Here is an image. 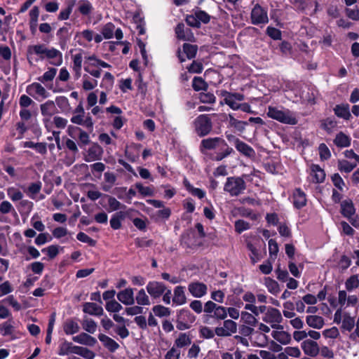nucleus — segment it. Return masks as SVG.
Listing matches in <instances>:
<instances>
[{"label":"nucleus","instance_id":"1","mask_svg":"<svg viewBox=\"0 0 359 359\" xmlns=\"http://www.w3.org/2000/svg\"><path fill=\"white\" fill-rule=\"evenodd\" d=\"M267 115L269 117L284 124L295 125L297 123V119L294 114L289 109L280 110L276 107H269Z\"/></svg>","mask_w":359,"mask_h":359},{"label":"nucleus","instance_id":"2","mask_svg":"<svg viewBox=\"0 0 359 359\" xmlns=\"http://www.w3.org/2000/svg\"><path fill=\"white\" fill-rule=\"evenodd\" d=\"M195 133L199 137L208 135L212 130V122L208 114H201L197 116L193 121Z\"/></svg>","mask_w":359,"mask_h":359},{"label":"nucleus","instance_id":"3","mask_svg":"<svg viewBox=\"0 0 359 359\" xmlns=\"http://www.w3.org/2000/svg\"><path fill=\"white\" fill-rule=\"evenodd\" d=\"M245 188V182L241 177H230L226 179L224 190L231 196H237L241 194Z\"/></svg>","mask_w":359,"mask_h":359},{"label":"nucleus","instance_id":"4","mask_svg":"<svg viewBox=\"0 0 359 359\" xmlns=\"http://www.w3.org/2000/svg\"><path fill=\"white\" fill-rule=\"evenodd\" d=\"M264 322L269 323L273 329H283V326L280 325L283 320L282 315L279 310L270 307L267 309L262 318Z\"/></svg>","mask_w":359,"mask_h":359},{"label":"nucleus","instance_id":"5","mask_svg":"<svg viewBox=\"0 0 359 359\" xmlns=\"http://www.w3.org/2000/svg\"><path fill=\"white\" fill-rule=\"evenodd\" d=\"M203 311L206 313H213L211 316L219 320H224L227 317L226 308L217 305L212 301H208L205 304Z\"/></svg>","mask_w":359,"mask_h":359},{"label":"nucleus","instance_id":"6","mask_svg":"<svg viewBox=\"0 0 359 359\" xmlns=\"http://www.w3.org/2000/svg\"><path fill=\"white\" fill-rule=\"evenodd\" d=\"M45 58V46L34 45L27 48V59L29 62L34 65Z\"/></svg>","mask_w":359,"mask_h":359},{"label":"nucleus","instance_id":"7","mask_svg":"<svg viewBox=\"0 0 359 359\" xmlns=\"http://www.w3.org/2000/svg\"><path fill=\"white\" fill-rule=\"evenodd\" d=\"M220 95L224 97V103L233 110L238 109L240 104L237 101H243L245 99L243 94L238 93H232L226 90H222Z\"/></svg>","mask_w":359,"mask_h":359},{"label":"nucleus","instance_id":"8","mask_svg":"<svg viewBox=\"0 0 359 359\" xmlns=\"http://www.w3.org/2000/svg\"><path fill=\"white\" fill-rule=\"evenodd\" d=\"M251 20L253 25L266 24L269 22L267 12L258 4L251 11Z\"/></svg>","mask_w":359,"mask_h":359},{"label":"nucleus","instance_id":"9","mask_svg":"<svg viewBox=\"0 0 359 359\" xmlns=\"http://www.w3.org/2000/svg\"><path fill=\"white\" fill-rule=\"evenodd\" d=\"M237 332V324L232 320H225L222 327L215 328V334L218 337H230Z\"/></svg>","mask_w":359,"mask_h":359},{"label":"nucleus","instance_id":"10","mask_svg":"<svg viewBox=\"0 0 359 359\" xmlns=\"http://www.w3.org/2000/svg\"><path fill=\"white\" fill-rule=\"evenodd\" d=\"M147 291L151 297L159 298L166 290V286L162 282L149 281L146 287Z\"/></svg>","mask_w":359,"mask_h":359},{"label":"nucleus","instance_id":"11","mask_svg":"<svg viewBox=\"0 0 359 359\" xmlns=\"http://www.w3.org/2000/svg\"><path fill=\"white\" fill-rule=\"evenodd\" d=\"M221 146H226L225 140L221 137H209L203 139L201 142L200 149L201 152H204L205 150L215 149L219 148Z\"/></svg>","mask_w":359,"mask_h":359},{"label":"nucleus","instance_id":"12","mask_svg":"<svg viewBox=\"0 0 359 359\" xmlns=\"http://www.w3.org/2000/svg\"><path fill=\"white\" fill-rule=\"evenodd\" d=\"M301 347L304 353L311 357H316L320 351V348L317 342L311 339L303 341L301 344Z\"/></svg>","mask_w":359,"mask_h":359},{"label":"nucleus","instance_id":"13","mask_svg":"<svg viewBox=\"0 0 359 359\" xmlns=\"http://www.w3.org/2000/svg\"><path fill=\"white\" fill-rule=\"evenodd\" d=\"M188 290L189 292L196 298L203 297L207 293V285L203 283L194 282L189 284Z\"/></svg>","mask_w":359,"mask_h":359},{"label":"nucleus","instance_id":"14","mask_svg":"<svg viewBox=\"0 0 359 359\" xmlns=\"http://www.w3.org/2000/svg\"><path fill=\"white\" fill-rule=\"evenodd\" d=\"M117 299L121 303L126 306H130L134 304V291L131 287H128L123 290H121L117 294Z\"/></svg>","mask_w":359,"mask_h":359},{"label":"nucleus","instance_id":"15","mask_svg":"<svg viewBox=\"0 0 359 359\" xmlns=\"http://www.w3.org/2000/svg\"><path fill=\"white\" fill-rule=\"evenodd\" d=\"M27 92L29 95L38 100L45 97V88L39 83H33L28 86Z\"/></svg>","mask_w":359,"mask_h":359},{"label":"nucleus","instance_id":"16","mask_svg":"<svg viewBox=\"0 0 359 359\" xmlns=\"http://www.w3.org/2000/svg\"><path fill=\"white\" fill-rule=\"evenodd\" d=\"M72 339L76 343L89 346H93L97 343L95 338L85 332H82L79 335L73 337Z\"/></svg>","mask_w":359,"mask_h":359},{"label":"nucleus","instance_id":"17","mask_svg":"<svg viewBox=\"0 0 359 359\" xmlns=\"http://www.w3.org/2000/svg\"><path fill=\"white\" fill-rule=\"evenodd\" d=\"M292 198L293 205L297 209H300L306 205V194L299 188L294 191Z\"/></svg>","mask_w":359,"mask_h":359},{"label":"nucleus","instance_id":"18","mask_svg":"<svg viewBox=\"0 0 359 359\" xmlns=\"http://www.w3.org/2000/svg\"><path fill=\"white\" fill-rule=\"evenodd\" d=\"M235 147L240 153L247 157H254L255 155V150L250 146L240 140H235Z\"/></svg>","mask_w":359,"mask_h":359},{"label":"nucleus","instance_id":"19","mask_svg":"<svg viewBox=\"0 0 359 359\" xmlns=\"http://www.w3.org/2000/svg\"><path fill=\"white\" fill-rule=\"evenodd\" d=\"M102 152V149L98 144H93L88 149L85 160L87 162L99 160Z\"/></svg>","mask_w":359,"mask_h":359},{"label":"nucleus","instance_id":"20","mask_svg":"<svg viewBox=\"0 0 359 359\" xmlns=\"http://www.w3.org/2000/svg\"><path fill=\"white\" fill-rule=\"evenodd\" d=\"M334 114L345 120H349L351 118L350 107L348 104H337L334 108Z\"/></svg>","mask_w":359,"mask_h":359},{"label":"nucleus","instance_id":"21","mask_svg":"<svg viewBox=\"0 0 359 359\" xmlns=\"http://www.w3.org/2000/svg\"><path fill=\"white\" fill-rule=\"evenodd\" d=\"M98 339L110 352H115L119 348V344L116 341L104 334H100Z\"/></svg>","mask_w":359,"mask_h":359},{"label":"nucleus","instance_id":"22","mask_svg":"<svg viewBox=\"0 0 359 359\" xmlns=\"http://www.w3.org/2000/svg\"><path fill=\"white\" fill-rule=\"evenodd\" d=\"M355 212V209L353 201L351 199H346L341 202V213L344 217L348 218L351 216H354Z\"/></svg>","mask_w":359,"mask_h":359},{"label":"nucleus","instance_id":"23","mask_svg":"<svg viewBox=\"0 0 359 359\" xmlns=\"http://www.w3.org/2000/svg\"><path fill=\"white\" fill-rule=\"evenodd\" d=\"M83 311L92 316H100L103 314L102 307L92 302L85 303L83 306Z\"/></svg>","mask_w":359,"mask_h":359},{"label":"nucleus","instance_id":"24","mask_svg":"<svg viewBox=\"0 0 359 359\" xmlns=\"http://www.w3.org/2000/svg\"><path fill=\"white\" fill-rule=\"evenodd\" d=\"M175 34L179 39L190 41L193 34L190 29H185L184 23H179L175 27Z\"/></svg>","mask_w":359,"mask_h":359},{"label":"nucleus","instance_id":"25","mask_svg":"<svg viewBox=\"0 0 359 359\" xmlns=\"http://www.w3.org/2000/svg\"><path fill=\"white\" fill-rule=\"evenodd\" d=\"M46 58L50 60V63L56 66L60 65L62 62V53L57 49L46 50Z\"/></svg>","mask_w":359,"mask_h":359},{"label":"nucleus","instance_id":"26","mask_svg":"<svg viewBox=\"0 0 359 359\" xmlns=\"http://www.w3.org/2000/svg\"><path fill=\"white\" fill-rule=\"evenodd\" d=\"M280 330H274L271 332L273 338L281 344H288L291 341L290 334L283 331V329Z\"/></svg>","mask_w":359,"mask_h":359},{"label":"nucleus","instance_id":"27","mask_svg":"<svg viewBox=\"0 0 359 359\" xmlns=\"http://www.w3.org/2000/svg\"><path fill=\"white\" fill-rule=\"evenodd\" d=\"M172 302L177 305H182L186 303L187 298L184 293V287L183 286H177L175 288Z\"/></svg>","mask_w":359,"mask_h":359},{"label":"nucleus","instance_id":"28","mask_svg":"<svg viewBox=\"0 0 359 359\" xmlns=\"http://www.w3.org/2000/svg\"><path fill=\"white\" fill-rule=\"evenodd\" d=\"M72 349V353L79 355L86 359H94L95 357V353L87 348L76 346Z\"/></svg>","mask_w":359,"mask_h":359},{"label":"nucleus","instance_id":"29","mask_svg":"<svg viewBox=\"0 0 359 359\" xmlns=\"http://www.w3.org/2000/svg\"><path fill=\"white\" fill-rule=\"evenodd\" d=\"M307 325L315 329H320L324 325V319L319 316H308L306 319Z\"/></svg>","mask_w":359,"mask_h":359},{"label":"nucleus","instance_id":"30","mask_svg":"<svg viewBox=\"0 0 359 359\" xmlns=\"http://www.w3.org/2000/svg\"><path fill=\"white\" fill-rule=\"evenodd\" d=\"M39 15V8L37 6H34L29 11V17H30L29 27H30V30H31L32 33L34 34L36 32V28H37V25H38L37 21H38Z\"/></svg>","mask_w":359,"mask_h":359},{"label":"nucleus","instance_id":"31","mask_svg":"<svg viewBox=\"0 0 359 359\" xmlns=\"http://www.w3.org/2000/svg\"><path fill=\"white\" fill-rule=\"evenodd\" d=\"M311 175L313 177V182L316 183H321L325 178V173L323 169L318 165H312L311 166Z\"/></svg>","mask_w":359,"mask_h":359},{"label":"nucleus","instance_id":"32","mask_svg":"<svg viewBox=\"0 0 359 359\" xmlns=\"http://www.w3.org/2000/svg\"><path fill=\"white\" fill-rule=\"evenodd\" d=\"M355 324V318L351 317L349 313H345L343 316L341 323V330L344 331L351 332L353 329Z\"/></svg>","mask_w":359,"mask_h":359},{"label":"nucleus","instance_id":"33","mask_svg":"<svg viewBox=\"0 0 359 359\" xmlns=\"http://www.w3.org/2000/svg\"><path fill=\"white\" fill-rule=\"evenodd\" d=\"M83 56L81 53L73 55V70L75 72L76 78H79L81 75Z\"/></svg>","mask_w":359,"mask_h":359},{"label":"nucleus","instance_id":"34","mask_svg":"<svg viewBox=\"0 0 359 359\" xmlns=\"http://www.w3.org/2000/svg\"><path fill=\"white\" fill-rule=\"evenodd\" d=\"M334 144L339 147H346L351 144V139L342 132L336 135L334 140Z\"/></svg>","mask_w":359,"mask_h":359},{"label":"nucleus","instance_id":"35","mask_svg":"<svg viewBox=\"0 0 359 359\" xmlns=\"http://www.w3.org/2000/svg\"><path fill=\"white\" fill-rule=\"evenodd\" d=\"M191 339L188 334L186 333H180L179 337L175 341V347L183 348L190 345Z\"/></svg>","mask_w":359,"mask_h":359},{"label":"nucleus","instance_id":"36","mask_svg":"<svg viewBox=\"0 0 359 359\" xmlns=\"http://www.w3.org/2000/svg\"><path fill=\"white\" fill-rule=\"evenodd\" d=\"M136 302L140 306H149L151 304L149 297L146 294L144 289L138 291L135 297Z\"/></svg>","mask_w":359,"mask_h":359},{"label":"nucleus","instance_id":"37","mask_svg":"<svg viewBox=\"0 0 359 359\" xmlns=\"http://www.w3.org/2000/svg\"><path fill=\"white\" fill-rule=\"evenodd\" d=\"M264 285L269 292L273 294H277L280 291L278 283L269 277L264 278Z\"/></svg>","mask_w":359,"mask_h":359},{"label":"nucleus","instance_id":"38","mask_svg":"<svg viewBox=\"0 0 359 359\" xmlns=\"http://www.w3.org/2000/svg\"><path fill=\"white\" fill-rule=\"evenodd\" d=\"M83 329L87 332L93 334L97 329V323L91 318H84L81 323Z\"/></svg>","mask_w":359,"mask_h":359},{"label":"nucleus","instance_id":"39","mask_svg":"<svg viewBox=\"0 0 359 359\" xmlns=\"http://www.w3.org/2000/svg\"><path fill=\"white\" fill-rule=\"evenodd\" d=\"M79 11L83 15H88L93 10V7L90 2L87 0H81L79 2Z\"/></svg>","mask_w":359,"mask_h":359},{"label":"nucleus","instance_id":"40","mask_svg":"<svg viewBox=\"0 0 359 359\" xmlns=\"http://www.w3.org/2000/svg\"><path fill=\"white\" fill-rule=\"evenodd\" d=\"M79 325L76 322L67 320L64 325V331L67 334H74L79 331Z\"/></svg>","mask_w":359,"mask_h":359},{"label":"nucleus","instance_id":"41","mask_svg":"<svg viewBox=\"0 0 359 359\" xmlns=\"http://www.w3.org/2000/svg\"><path fill=\"white\" fill-rule=\"evenodd\" d=\"M229 124L231 127H233L239 132H243L245 126L248 125V122L238 121L232 115H229Z\"/></svg>","mask_w":359,"mask_h":359},{"label":"nucleus","instance_id":"42","mask_svg":"<svg viewBox=\"0 0 359 359\" xmlns=\"http://www.w3.org/2000/svg\"><path fill=\"white\" fill-rule=\"evenodd\" d=\"M124 218V215L122 212L115 213L110 219L111 227L115 230L119 229L121 227V220Z\"/></svg>","mask_w":359,"mask_h":359},{"label":"nucleus","instance_id":"43","mask_svg":"<svg viewBox=\"0 0 359 359\" xmlns=\"http://www.w3.org/2000/svg\"><path fill=\"white\" fill-rule=\"evenodd\" d=\"M108 199L109 212H113L121 209L124 207L116 198L111 196H106Z\"/></svg>","mask_w":359,"mask_h":359},{"label":"nucleus","instance_id":"44","mask_svg":"<svg viewBox=\"0 0 359 359\" xmlns=\"http://www.w3.org/2000/svg\"><path fill=\"white\" fill-rule=\"evenodd\" d=\"M221 151L217 154L215 156V160L217 161H222L224 158L231 155L233 152H234L233 149L230 147L227 144L226 146H221L220 147Z\"/></svg>","mask_w":359,"mask_h":359},{"label":"nucleus","instance_id":"45","mask_svg":"<svg viewBox=\"0 0 359 359\" xmlns=\"http://www.w3.org/2000/svg\"><path fill=\"white\" fill-rule=\"evenodd\" d=\"M346 289L352 291L359 287V279L357 275L350 276L345 282Z\"/></svg>","mask_w":359,"mask_h":359},{"label":"nucleus","instance_id":"46","mask_svg":"<svg viewBox=\"0 0 359 359\" xmlns=\"http://www.w3.org/2000/svg\"><path fill=\"white\" fill-rule=\"evenodd\" d=\"M183 50L188 59H192L195 57L198 47L196 45H192L189 43H184Z\"/></svg>","mask_w":359,"mask_h":359},{"label":"nucleus","instance_id":"47","mask_svg":"<svg viewBox=\"0 0 359 359\" xmlns=\"http://www.w3.org/2000/svg\"><path fill=\"white\" fill-rule=\"evenodd\" d=\"M241 316L242 320L250 326H255L258 323L257 318L247 311H242Z\"/></svg>","mask_w":359,"mask_h":359},{"label":"nucleus","instance_id":"48","mask_svg":"<svg viewBox=\"0 0 359 359\" xmlns=\"http://www.w3.org/2000/svg\"><path fill=\"white\" fill-rule=\"evenodd\" d=\"M337 127V121L334 118H327L322 121L321 128L328 133H331Z\"/></svg>","mask_w":359,"mask_h":359},{"label":"nucleus","instance_id":"49","mask_svg":"<svg viewBox=\"0 0 359 359\" xmlns=\"http://www.w3.org/2000/svg\"><path fill=\"white\" fill-rule=\"evenodd\" d=\"M192 87L196 91L206 90L208 85L201 77H194L192 82Z\"/></svg>","mask_w":359,"mask_h":359},{"label":"nucleus","instance_id":"50","mask_svg":"<svg viewBox=\"0 0 359 359\" xmlns=\"http://www.w3.org/2000/svg\"><path fill=\"white\" fill-rule=\"evenodd\" d=\"M153 312L156 316L165 317L168 316L170 314V311L168 308L165 307L162 305L154 306L152 309Z\"/></svg>","mask_w":359,"mask_h":359},{"label":"nucleus","instance_id":"51","mask_svg":"<svg viewBox=\"0 0 359 359\" xmlns=\"http://www.w3.org/2000/svg\"><path fill=\"white\" fill-rule=\"evenodd\" d=\"M114 28L115 26L112 23L109 22L106 24L102 29L103 37L107 39H111L114 35Z\"/></svg>","mask_w":359,"mask_h":359},{"label":"nucleus","instance_id":"52","mask_svg":"<svg viewBox=\"0 0 359 359\" xmlns=\"http://www.w3.org/2000/svg\"><path fill=\"white\" fill-rule=\"evenodd\" d=\"M355 166H356V164L351 163L348 161H345V160L339 161V162H338L339 170L341 171L347 172V173L351 172Z\"/></svg>","mask_w":359,"mask_h":359},{"label":"nucleus","instance_id":"53","mask_svg":"<svg viewBox=\"0 0 359 359\" xmlns=\"http://www.w3.org/2000/svg\"><path fill=\"white\" fill-rule=\"evenodd\" d=\"M302 98L308 104H313L316 103V93L313 90L308 89L306 92L304 91L302 95Z\"/></svg>","mask_w":359,"mask_h":359},{"label":"nucleus","instance_id":"54","mask_svg":"<svg viewBox=\"0 0 359 359\" xmlns=\"http://www.w3.org/2000/svg\"><path fill=\"white\" fill-rule=\"evenodd\" d=\"M105 308L108 311L114 313L118 312L123 309L122 306L114 299L107 302Z\"/></svg>","mask_w":359,"mask_h":359},{"label":"nucleus","instance_id":"55","mask_svg":"<svg viewBox=\"0 0 359 359\" xmlns=\"http://www.w3.org/2000/svg\"><path fill=\"white\" fill-rule=\"evenodd\" d=\"M255 342L259 347H265L269 344V337L265 334L257 333Z\"/></svg>","mask_w":359,"mask_h":359},{"label":"nucleus","instance_id":"56","mask_svg":"<svg viewBox=\"0 0 359 359\" xmlns=\"http://www.w3.org/2000/svg\"><path fill=\"white\" fill-rule=\"evenodd\" d=\"M63 248L57 245H52L46 248V252L50 259H54L58 254L60 250H62Z\"/></svg>","mask_w":359,"mask_h":359},{"label":"nucleus","instance_id":"57","mask_svg":"<svg viewBox=\"0 0 359 359\" xmlns=\"http://www.w3.org/2000/svg\"><path fill=\"white\" fill-rule=\"evenodd\" d=\"M318 150H319L320 158L321 160H323V161L327 160L331 156L330 149L326 146L325 144H324V143L320 144L319 145Z\"/></svg>","mask_w":359,"mask_h":359},{"label":"nucleus","instance_id":"58","mask_svg":"<svg viewBox=\"0 0 359 359\" xmlns=\"http://www.w3.org/2000/svg\"><path fill=\"white\" fill-rule=\"evenodd\" d=\"M74 346H73V344L72 343L65 341L61 344L58 353L60 355L72 353V350H73L72 348H74Z\"/></svg>","mask_w":359,"mask_h":359},{"label":"nucleus","instance_id":"59","mask_svg":"<svg viewBox=\"0 0 359 359\" xmlns=\"http://www.w3.org/2000/svg\"><path fill=\"white\" fill-rule=\"evenodd\" d=\"M135 187L138 189L140 194L144 196H151L154 195V191L149 187H144L141 183H136Z\"/></svg>","mask_w":359,"mask_h":359},{"label":"nucleus","instance_id":"60","mask_svg":"<svg viewBox=\"0 0 359 359\" xmlns=\"http://www.w3.org/2000/svg\"><path fill=\"white\" fill-rule=\"evenodd\" d=\"M200 101L203 103H215V96L211 93H202L199 95Z\"/></svg>","mask_w":359,"mask_h":359},{"label":"nucleus","instance_id":"61","mask_svg":"<svg viewBox=\"0 0 359 359\" xmlns=\"http://www.w3.org/2000/svg\"><path fill=\"white\" fill-rule=\"evenodd\" d=\"M199 22L207 24L210 20V16L204 11L197 10L194 12Z\"/></svg>","mask_w":359,"mask_h":359},{"label":"nucleus","instance_id":"62","mask_svg":"<svg viewBox=\"0 0 359 359\" xmlns=\"http://www.w3.org/2000/svg\"><path fill=\"white\" fill-rule=\"evenodd\" d=\"M247 248L250 251L251 254L250 255V257L253 263L257 262L259 259V255L257 250L254 246L253 244L248 242L247 243Z\"/></svg>","mask_w":359,"mask_h":359},{"label":"nucleus","instance_id":"63","mask_svg":"<svg viewBox=\"0 0 359 359\" xmlns=\"http://www.w3.org/2000/svg\"><path fill=\"white\" fill-rule=\"evenodd\" d=\"M345 13L346 16L353 20H359V8H346Z\"/></svg>","mask_w":359,"mask_h":359},{"label":"nucleus","instance_id":"64","mask_svg":"<svg viewBox=\"0 0 359 359\" xmlns=\"http://www.w3.org/2000/svg\"><path fill=\"white\" fill-rule=\"evenodd\" d=\"M180 351L176 347H172L165 355V359H180Z\"/></svg>","mask_w":359,"mask_h":359}]
</instances>
